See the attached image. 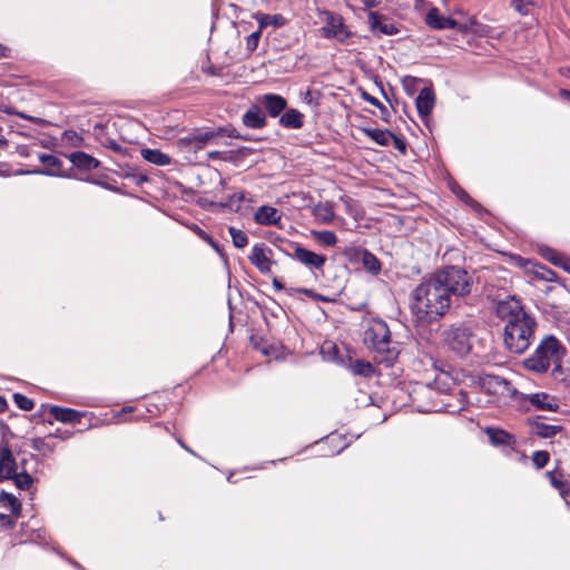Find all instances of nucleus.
Wrapping results in <instances>:
<instances>
[{
	"label": "nucleus",
	"mask_w": 570,
	"mask_h": 570,
	"mask_svg": "<svg viewBox=\"0 0 570 570\" xmlns=\"http://www.w3.org/2000/svg\"><path fill=\"white\" fill-rule=\"evenodd\" d=\"M246 200L245 193H235L228 197V199L222 204V206L229 208L233 212H240V203Z\"/></svg>",
	"instance_id": "nucleus-36"
},
{
	"label": "nucleus",
	"mask_w": 570,
	"mask_h": 570,
	"mask_svg": "<svg viewBox=\"0 0 570 570\" xmlns=\"http://www.w3.org/2000/svg\"><path fill=\"white\" fill-rule=\"evenodd\" d=\"M0 502L4 507H8L10 509L12 514H16V515L20 514L21 503L19 502V500L13 494H10V493H8V492L2 490L0 492Z\"/></svg>",
	"instance_id": "nucleus-29"
},
{
	"label": "nucleus",
	"mask_w": 570,
	"mask_h": 570,
	"mask_svg": "<svg viewBox=\"0 0 570 570\" xmlns=\"http://www.w3.org/2000/svg\"><path fill=\"white\" fill-rule=\"evenodd\" d=\"M561 268H563L566 272L570 273V258L564 257L563 263L560 264Z\"/></svg>",
	"instance_id": "nucleus-55"
},
{
	"label": "nucleus",
	"mask_w": 570,
	"mask_h": 570,
	"mask_svg": "<svg viewBox=\"0 0 570 570\" xmlns=\"http://www.w3.org/2000/svg\"><path fill=\"white\" fill-rule=\"evenodd\" d=\"M541 253L542 256L554 266L559 267L560 264L563 263L564 256H562L560 253L552 248L546 247L544 249L541 250Z\"/></svg>",
	"instance_id": "nucleus-37"
},
{
	"label": "nucleus",
	"mask_w": 570,
	"mask_h": 570,
	"mask_svg": "<svg viewBox=\"0 0 570 570\" xmlns=\"http://www.w3.org/2000/svg\"><path fill=\"white\" fill-rule=\"evenodd\" d=\"M485 432L490 442L495 446H511L515 443L514 435L504 430L488 428Z\"/></svg>",
	"instance_id": "nucleus-19"
},
{
	"label": "nucleus",
	"mask_w": 570,
	"mask_h": 570,
	"mask_svg": "<svg viewBox=\"0 0 570 570\" xmlns=\"http://www.w3.org/2000/svg\"><path fill=\"white\" fill-rule=\"evenodd\" d=\"M200 237L208 243V237H210L208 234L199 229Z\"/></svg>",
	"instance_id": "nucleus-63"
},
{
	"label": "nucleus",
	"mask_w": 570,
	"mask_h": 570,
	"mask_svg": "<svg viewBox=\"0 0 570 570\" xmlns=\"http://www.w3.org/2000/svg\"><path fill=\"white\" fill-rule=\"evenodd\" d=\"M50 413L56 420L61 421L63 423L78 422L80 417L79 412H77L76 410L61 407L57 405L51 406Z\"/></svg>",
	"instance_id": "nucleus-24"
},
{
	"label": "nucleus",
	"mask_w": 570,
	"mask_h": 570,
	"mask_svg": "<svg viewBox=\"0 0 570 570\" xmlns=\"http://www.w3.org/2000/svg\"><path fill=\"white\" fill-rule=\"evenodd\" d=\"M531 459L537 469H542L548 464L550 454L547 451H535Z\"/></svg>",
	"instance_id": "nucleus-39"
},
{
	"label": "nucleus",
	"mask_w": 570,
	"mask_h": 570,
	"mask_svg": "<svg viewBox=\"0 0 570 570\" xmlns=\"http://www.w3.org/2000/svg\"><path fill=\"white\" fill-rule=\"evenodd\" d=\"M282 215L279 210L272 206H261L254 214V220L259 225H276L279 223Z\"/></svg>",
	"instance_id": "nucleus-17"
},
{
	"label": "nucleus",
	"mask_w": 570,
	"mask_h": 570,
	"mask_svg": "<svg viewBox=\"0 0 570 570\" xmlns=\"http://www.w3.org/2000/svg\"><path fill=\"white\" fill-rule=\"evenodd\" d=\"M368 23L373 32H379L386 36L399 33V29L391 21V19L376 11H370Z\"/></svg>",
	"instance_id": "nucleus-12"
},
{
	"label": "nucleus",
	"mask_w": 570,
	"mask_h": 570,
	"mask_svg": "<svg viewBox=\"0 0 570 570\" xmlns=\"http://www.w3.org/2000/svg\"><path fill=\"white\" fill-rule=\"evenodd\" d=\"M351 370L353 374L364 377H371L375 372L374 366L370 362L364 360H356L355 362H353L351 364Z\"/></svg>",
	"instance_id": "nucleus-28"
},
{
	"label": "nucleus",
	"mask_w": 570,
	"mask_h": 570,
	"mask_svg": "<svg viewBox=\"0 0 570 570\" xmlns=\"http://www.w3.org/2000/svg\"><path fill=\"white\" fill-rule=\"evenodd\" d=\"M313 236L322 244L326 246H335L337 243V237L332 230H322V232H312Z\"/></svg>",
	"instance_id": "nucleus-35"
},
{
	"label": "nucleus",
	"mask_w": 570,
	"mask_h": 570,
	"mask_svg": "<svg viewBox=\"0 0 570 570\" xmlns=\"http://www.w3.org/2000/svg\"><path fill=\"white\" fill-rule=\"evenodd\" d=\"M562 384L564 385V387L568 390L569 394H570V375L569 376H566L561 380Z\"/></svg>",
	"instance_id": "nucleus-58"
},
{
	"label": "nucleus",
	"mask_w": 570,
	"mask_h": 570,
	"mask_svg": "<svg viewBox=\"0 0 570 570\" xmlns=\"http://www.w3.org/2000/svg\"><path fill=\"white\" fill-rule=\"evenodd\" d=\"M564 354L566 348L559 340L553 335H546L522 364L534 373H546L552 365H554L553 372H558L561 370L560 363Z\"/></svg>",
	"instance_id": "nucleus-3"
},
{
	"label": "nucleus",
	"mask_w": 570,
	"mask_h": 570,
	"mask_svg": "<svg viewBox=\"0 0 570 570\" xmlns=\"http://www.w3.org/2000/svg\"><path fill=\"white\" fill-rule=\"evenodd\" d=\"M141 155L144 159L147 161L158 165V166H166L169 165L171 159L167 154L161 153L158 149H142Z\"/></svg>",
	"instance_id": "nucleus-26"
},
{
	"label": "nucleus",
	"mask_w": 570,
	"mask_h": 570,
	"mask_svg": "<svg viewBox=\"0 0 570 570\" xmlns=\"http://www.w3.org/2000/svg\"><path fill=\"white\" fill-rule=\"evenodd\" d=\"M259 101L272 118L281 116L287 108V100L276 94H266L261 97Z\"/></svg>",
	"instance_id": "nucleus-13"
},
{
	"label": "nucleus",
	"mask_w": 570,
	"mask_h": 570,
	"mask_svg": "<svg viewBox=\"0 0 570 570\" xmlns=\"http://www.w3.org/2000/svg\"><path fill=\"white\" fill-rule=\"evenodd\" d=\"M7 409V401L3 396H0V412H3Z\"/></svg>",
	"instance_id": "nucleus-61"
},
{
	"label": "nucleus",
	"mask_w": 570,
	"mask_h": 570,
	"mask_svg": "<svg viewBox=\"0 0 570 570\" xmlns=\"http://www.w3.org/2000/svg\"><path fill=\"white\" fill-rule=\"evenodd\" d=\"M14 482V485L20 490H29L33 484V478L29 472H14V475L10 478Z\"/></svg>",
	"instance_id": "nucleus-30"
},
{
	"label": "nucleus",
	"mask_w": 570,
	"mask_h": 570,
	"mask_svg": "<svg viewBox=\"0 0 570 570\" xmlns=\"http://www.w3.org/2000/svg\"><path fill=\"white\" fill-rule=\"evenodd\" d=\"M233 244L237 248H244L248 244V236L243 232L233 226L228 228Z\"/></svg>",
	"instance_id": "nucleus-32"
},
{
	"label": "nucleus",
	"mask_w": 570,
	"mask_h": 570,
	"mask_svg": "<svg viewBox=\"0 0 570 570\" xmlns=\"http://www.w3.org/2000/svg\"><path fill=\"white\" fill-rule=\"evenodd\" d=\"M225 132L224 128H218L216 130L207 129V130H196L188 136L181 138L179 140L180 144L189 146L194 151L203 149L205 145L216 137L223 136Z\"/></svg>",
	"instance_id": "nucleus-10"
},
{
	"label": "nucleus",
	"mask_w": 570,
	"mask_h": 570,
	"mask_svg": "<svg viewBox=\"0 0 570 570\" xmlns=\"http://www.w3.org/2000/svg\"><path fill=\"white\" fill-rule=\"evenodd\" d=\"M559 94L562 98L570 100V90L561 89Z\"/></svg>",
	"instance_id": "nucleus-59"
},
{
	"label": "nucleus",
	"mask_w": 570,
	"mask_h": 570,
	"mask_svg": "<svg viewBox=\"0 0 570 570\" xmlns=\"http://www.w3.org/2000/svg\"><path fill=\"white\" fill-rule=\"evenodd\" d=\"M243 124L250 129H262L266 126V115L257 105L250 108L242 117Z\"/></svg>",
	"instance_id": "nucleus-15"
},
{
	"label": "nucleus",
	"mask_w": 570,
	"mask_h": 570,
	"mask_svg": "<svg viewBox=\"0 0 570 570\" xmlns=\"http://www.w3.org/2000/svg\"><path fill=\"white\" fill-rule=\"evenodd\" d=\"M362 250H367L366 248H362V247H357V246H352L350 248L346 249L345 254L346 256L350 258V261L352 259H360L361 261V253Z\"/></svg>",
	"instance_id": "nucleus-45"
},
{
	"label": "nucleus",
	"mask_w": 570,
	"mask_h": 570,
	"mask_svg": "<svg viewBox=\"0 0 570 570\" xmlns=\"http://www.w3.org/2000/svg\"><path fill=\"white\" fill-rule=\"evenodd\" d=\"M99 139L104 146L110 148L115 153L121 154L124 151L122 146L120 144H118L115 139H111L108 137H106V138L99 137Z\"/></svg>",
	"instance_id": "nucleus-43"
},
{
	"label": "nucleus",
	"mask_w": 570,
	"mask_h": 570,
	"mask_svg": "<svg viewBox=\"0 0 570 570\" xmlns=\"http://www.w3.org/2000/svg\"><path fill=\"white\" fill-rule=\"evenodd\" d=\"M442 22L445 24L443 29H452L455 27L456 22L451 18H445L442 20Z\"/></svg>",
	"instance_id": "nucleus-51"
},
{
	"label": "nucleus",
	"mask_w": 570,
	"mask_h": 570,
	"mask_svg": "<svg viewBox=\"0 0 570 570\" xmlns=\"http://www.w3.org/2000/svg\"><path fill=\"white\" fill-rule=\"evenodd\" d=\"M361 253V262L363 267L371 274L377 275L381 272L382 265L379 258L372 254L370 250H362Z\"/></svg>",
	"instance_id": "nucleus-25"
},
{
	"label": "nucleus",
	"mask_w": 570,
	"mask_h": 570,
	"mask_svg": "<svg viewBox=\"0 0 570 570\" xmlns=\"http://www.w3.org/2000/svg\"><path fill=\"white\" fill-rule=\"evenodd\" d=\"M55 436H57V434H49L47 438H33L31 440V446L35 451L40 452L42 455L50 454L55 452L57 448V443L52 441Z\"/></svg>",
	"instance_id": "nucleus-23"
},
{
	"label": "nucleus",
	"mask_w": 570,
	"mask_h": 570,
	"mask_svg": "<svg viewBox=\"0 0 570 570\" xmlns=\"http://www.w3.org/2000/svg\"><path fill=\"white\" fill-rule=\"evenodd\" d=\"M435 390L431 389L429 385H420L413 390L411 394L413 403H416L417 410L420 412H433L435 411L434 405L430 403H422L424 399H430L432 395H435Z\"/></svg>",
	"instance_id": "nucleus-16"
},
{
	"label": "nucleus",
	"mask_w": 570,
	"mask_h": 570,
	"mask_svg": "<svg viewBox=\"0 0 570 570\" xmlns=\"http://www.w3.org/2000/svg\"><path fill=\"white\" fill-rule=\"evenodd\" d=\"M279 125L288 129H301L304 125V115L297 109H287L279 117Z\"/></svg>",
	"instance_id": "nucleus-18"
},
{
	"label": "nucleus",
	"mask_w": 570,
	"mask_h": 570,
	"mask_svg": "<svg viewBox=\"0 0 570 570\" xmlns=\"http://www.w3.org/2000/svg\"><path fill=\"white\" fill-rule=\"evenodd\" d=\"M434 104H435L434 91L428 87L421 89L416 97V100H415L416 110H417L420 117H422V118L428 117L432 112V110L434 108Z\"/></svg>",
	"instance_id": "nucleus-14"
},
{
	"label": "nucleus",
	"mask_w": 570,
	"mask_h": 570,
	"mask_svg": "<svg viewBox=\"0 0 570 570\" xmlns=\"http://www.w3.org/2000/svg\"><path fill=\"white\" fill-rule=\"evenodd\" d=\"M528 400L538 410L556 411L558 409L554 397L543 392L530 394Z\"/></svg>",
	"instance_id": "nucleus-21"
},
{
	"label": "nucleus",
	"mask_w": 570,
	"mask_h": 570,
	"mask_svg": "<svg viewBox=\"0 0 570 570\" xmlns=\"http://www.w3.org/2000/svg\"><path fill=\"white\" fill-rule=\"evenodd\" d=\"M0 521L2 522V524L9 529H12L16 524L14 520L7 515V514H2L0 513Z\"/></svg>",
	"instance_id": "nucleus-49"
},
{
	"label": "nucleus",
	"mask_w": 570,
	"mask_h": 570,
	"mask_svg": "<svg viewBox=\"0 0 570 570\" xmlns=\"http://www.w3.org/2000/svg\"><path fill=\"white\" fill-rule=\"evenodd\" d=\"M39 160L45 165V168H39L35 170L28 171L29 174L35 175H45V176H63L62 173V160L51 154H40Z\"/></svg>",
	"instance_id": "nucleus-11"
},
{
	"label": "nucleus",
	"mask_w": 570,
	"mask_h": 570,
	"mask_svg": "<svg viewBox=\"0 0 570 570\" xmlns=\"http://www.w3.org/2000/svg\"><path fill=\"white\" fill-rule=\"evenodd\" d=\"M273 250L264 243H257L253 246L248 259L262 274H268L273 262L271 256Z\"/></svg>",
	"instance_id": "nucleus-9"
},
{
	"label": "nucleus",
	"mask_w": 570,
	"mask_h": 570,
	"mask_svg": "<svg viewBox=\"0 0 570 570\" xmlns=\"http://www.w3.org/2000/svg\"><path fill=\"white\" fill-rule=\"evenodd\" d=\"M362 98L365 101L370 102L371 105L377 107L380 110H386V107L379 99H376L375 97L371 96L370 94L364 91L362 94Z\"/></svg>",
	"instance_id": "nucleus-46"
},
{
	"label": "nucleus",
	"mask_w": 570,
	"mask_h": 570,
	"mask_svg": "<svg viewBox=\"0 0 570 570\" xmlns=\"http://www.w3.org/2000/svg\"><path fill=\"white\" fill-rule=\"evenodd\" d=\"M497 316L504 323V347L512 354H523L535 338L538 328L535 317L513 297L497 304Z\"/></svg>",
	"instance_id": "nucleus-2"
},
{
	"label": "nucleus",
	"mask_w": 570,
	"mask_h": 570,
	"mask_svg": "<svg viewBox=\"0 0 570 570\" xmlns=\"http://www.w3.org/2000/svg\"><path fill=\"white\" fill-rule=\"evenodd\" d=\"M284 18L281 14H262L259 18V27L265 28L266 26L273 24V26H279V20H283Z\"/></svg>",
	"instance_id": "nucleus-41"
},
{
	"label": "nucleus",
	"mask_w": 570,
	"mask_h": 570,
	"mask_svg": "<svg viewBox=\"0 0 570 570\" xmlns=\"http://www.w3.org/2000/svg\"><path fill=\"white\" fill-rule=\"evenodd\" d=\"M363 3L366 8H373L380 3V0H363Z\"/></svg>",
	"instance_id": "nucleus-56"
},
{
	"label": "nucleus",
	"mask_w": 570,
	"mask_h": 570,
	"mask_svg": "<svg viewBox=\"0 0 570 570\" xmlns=\"http://www.w3.org/2000/svg\"><path fill=\"white\" fill-rule=\"evenodd\" d=\"M208 244L217 252H219V245L212 238L208 237Z\"/></svg>",
	"instance_id": "nucleus-60"
},
{
	"label": "nucleus",
	"mask_w": 570,
	"mask_h": 570,
	"mask_svg": "<svg viewBox=\"0 0 570 570\" xmlns=\"http://www.w3.org/2000/svg\"><path fill=\"white\" fill-rule=\"evenodd\" d=\"M224 129H225V132L223 136L237 138V139H242V140H248V138L246 136H243L242 134H239L236 128H224Z\"/></svg>",
	"instance_id": "nucleus-47"
},
{
	"label": "nucleus",
	"mask_w": 570,
	"mask_h": 570,
	"mask_svg": "<svg viewBox=\"0 0 570 570\" xmlns=\"http://www.w3.org/2000/svg\"><path fill=\"white\" fill-rule=\"evenodd\" d=\"M365 341L371 342L379 353H385V356L380 362L392 365L397 358L399 350L395 346H391V332L385 322H374L365 332Z\"/></svg>",
	"instance_id": "nucleus-5"
},
{
	"label": "nucleus",
	"mask_w": 570,
	"mask_h": 570,
	"mask_svg": "<svg viewBox=\"0 0 570 570\" xmlns=\"http://www.w3.org/2000/svg\"><path fill=\"white\" fill-rule=\"evenodd\" d=\"M530 424L532 426L533 433L542 439L553 438L562 430L560 425L547 424L539 419L532 421Z\"/></svg>",
	"instance_id": "nucleus-22"
},
{
	"label": "nucleus",
	"mask_w": 570,
	"mask_h": 570,
	"mask_svg": "<svg viewBox=\"0 0 570 570\" xmlns=\"http://www.w3.org/2000/svg\"><path fill=\"white\" fill-rule=\"evenodd\" d=\"M541 269L543 271L542 274H539L537 273L542 279H546V281H552L553 279V276H556V273L551 269H547L544 267H541Z\"/></svg>",
	"instance_id": "nucleus-50"
},
{
	"label": "nucleus",
	"mask_w": 570,
	"mask_h": 570,
	"mask_svg": "<svg viewBox=\"0 0 570 570\" xmlns=\"http://www.w3.org/2000/svg\"><path fill=\"white\" fill-rule=\"evenodd\" d=\"M325 16V26L321 29L323 37L345 42L352 36V32L345 26L342 16L330 11H326Z\"/></svg>",
	"instance_id": "nucleus-6"
},
{
	"label": "nucleus",
	"mask_w": 570,
	"mask_h": 570,
	"mask_svg": "<svg viewBox=\"0 0 570 570\" xmlns=\"http://www.w3.org/2000/svg\"><path fill=\"white\" fill-rule=\"evenodd\" d=\"M219 156H220V153H219V151H212V153H209V157H210L212 159L219 158Z\"/></svg>",
	"instance_id": "nucleus-62"
},
{
	"label": "nucleus",
	"mask_w": 570,
	"mask_h": 570,
	"mask_svg": "<svg viewBox=\"0 0 570 570\" xmlns=\"http://www.w3.org/2000/svg\"><path fill=\"white\" fill-rule=\"evenodd\" d=\"M443 19L444 17L440 14L439 10L436 8H432L428 12L425 21L431 28L441 30L445 26L442 22Z\"/></svg>",
	"instance_id": "nucleus-34"
},
{
	"label": "nucleus",
	"mask_w": 570,
	"mask_h": 570,
	"mask_svg": "<svg viewBox=\"0 0 570 570\" xmlns=\"http://www.w3.org/2000/svg\"><path fill=\"white\" fill-rule=\"evenodd\" d=\"M261 35H262V31L261 29L255 31V32H252L247 38H246V49L249 51V52H253L257 49L258 47V42H259V39H261Z\"/></svg>",
	"instance_id": "nucleus-42"
},
{
	"label": "nucleus",
	"mask_w": 570,
	"mask_h": 570,
	"mask_svg": "<svg viewBox=\"0 0 570 570\" xmlns=\"http://www.w3.org/2000/svg\"><path fill=\"white\" fill-rule=\"evenodd\" d=\"M10 53V49L0 43V58H8Z\"/></svg>",
	"instance_id": "nucleus-53"
},
{
	"label": "nucleus",
	"mask_w": 570,
	"mask_h": 570,
	"mask_svg": "<svg viewBox=\"0 0 570 570\" xmlns=\"http://www.w3.org/2000/svg\"><path fill=\"white\" fill-rule=\"evenodd\" d=\"M18 471V462L13 456L12 448L3 433L0 440V481L9 480Z\"/></svg>",
	"instance_id": "nucleus-7"
},
{
	"label": "nucleus",
	"mask_w": 570,
	"mask_h": 570,
	"mask_svg": "<svg viewBox=\"0 0 570 570\" xmlns=\"http://www.w3.org/2000/svg\"><path fill=\"white\" fill-rule=\"evenodd\" d=\"M391 139H393V141H394V147H395L397 150H400V151H402V153H404V151L406 150V144H405L404 139H402V138L397 137V136H396V135H394V134H393V136H391Z\"/></svg>",
	"instance_id": "nucleus-48"
},
{
	"label": "nucleus",
	"mask_w": 570,
	"mask_h": 570,
	"mask_svg": "<svg viewBox=\"0 0 570 570\" xmlns=\"http://www.w3.org/2000/svg\"><path fill=\"white\" fill-rule=\"evenodd\" d=\"M13 401L17 406L23 411H31L35 407V402L23 394L14 393Z\"/></svg>",
	"instance_id": "nucleus-38"
},
{
	"label": "nucleus",
	"mask_w": 570,
	"mask_h": 570,
	"mask_svg": "<svg viewBox=\"0 0 570 570\" xmlns=\"http://www.w3.org/2000/svg\"><path fill=\"white\" fill-rule=\"evenodd\" d=\"M314 215L321 218L324 223H331L334 218V212L328 204H318L314 208Z\"/></svg>",
	"instance_id": "nucleus-31"
},
{
	"label": "nucleus",
	"mask_w": 570,
	"mask_h": 570,
	"mask_svg": "<svg viewBox=\"0 0 570 570\" xmlns=\"http://www.w3.org/2000/svg\"><path fill=\"white\" fill-rule=\"evenodd\" d=\"M475 324L455 322L445 326L441 333L443 344L456 356L464 357L472 351Z\"/></svg>",
	"instance_id": "nucleus-4"
},
{
	"label": "nucleus",
	"mask_w": 570,
	"mask_h": 570,
	"mask_svg": "<svg viewBox=\"0 0 570 570\" xmlns=\"http://www.w3.org/2000/svg\"><path fill=\"white\" fill-rule=\"evenodd\" d=\"M286 291L289 294H292L294 292L303 293V294H305L306 296L311 297L314 301H322V302H328L330 301L327 297L323 296L322 294H318L317 292H315L312 288H293L292 287V288H287Z\"/></svg>",
	"instance_id": "nucleus-40"
},
{
	"label": "nucleus",
	"mask_w": 570,
	"mask_h": 570,
	"mask_svg": "<svg viewBox=\"0 0 570 570\" xmlns=\"http://www.w3.org/2000/svg\"><path fill=\"white\" fill-rule=\"evenodd\" d=\"M512 7L520 13H527V7L531 3V0H512Z\"/></svg>",
	"instance_id": "nucleus-44"
},
{
	"label": "nucleus",
	"mask_w": 570,
	"mask_h": 570,
	"mask_svg": "<svg viewBox=\"0 0 570 570\" xmlns=\"http://www.w3.org/2000/svg\"><path fill=\"white\" fill-rule=\"evenodd\" d=\"M483 385L488 386L489 389H493V393H498L501 389H507L509 383L507 380L495 376V375H489L483 380Z\"/></svg>",
	"instance_id": "nucleus-33"
},
{
	"label": "nucleus",
	"mask_w": 570,
	"mask_h": 570,
	"mask_svg": "<svg viewBox=\"0 0 570 570\" xmlns=\"http://www.w3.org/2000/svg\"><path fill=\"white\" fill-rule=\"evenodd\" d=\"M273 286H274V288H275L276 291H282V289H284V285H283V283H282L278 278H276V277L273 279Z\"/></svg>",
	"instance_id": "nucleus-57"
},
{
	"label": "nucleus",
	"mask_w": 570,
	"mask_h": 570,
	"mask_svg": "<svg viewBox=\"0 0 570 570\" xmlns=\"http://www.w3.org/2000/svg\"><path fill=\"white\" fill-rule=\"evenodd\" d=\"M470 273L460 266H445L424 278L412 292L411 309L422 322L432 323L444 317L450 308L473 306L478 295Z\"/></svg>",
	"instance_id": "nucleus-1"
},
{
	"label": "nucleus",
	"mask_w": 570,
	"mask_h": 570,
	"mask_svg": "<svg viewBox=\"0 0 570 570\" xmlns=\"http://www.w3.org/2000/svg\"><path fill=\"white\" fill-rule=\"evenodd\" d=\"M458 195L465 203L472 202V198L463 189H460V193H458Z\"/></svg>",
	"instance_id": "nucleus-54"
},
{
	"label": "nucleus",
	"mask_w": 570,
	"mask_h": 570,
	"mask_svg": "<svg viewBox=\"0 0 570 570\" xmlns=\"http://www.w3.org/2000/svg\"><path fill=\"white\" fill-rule=\"evenodd\" d=\"M364 132L368 138L381 146H387L390 144L391 136H393V132L390 130L374 128H366L364 129Z\"/></svg>",
	"instance_id": "nucleus-27"
},
{
	"label": "nucleus",
	"mask_w": 570,
	"mask_h": 570,
	"mask_svg": "<svg viewBox=\"0 0 570 570\" xmlns=\"http://www.w3.org/2000/svg\"><path fill=\"white\" fill-rule=\"evenodd\" d=\"M69 160L75 167L85 170L96 169L100 165L99 160L83 151H75L70 154Z\"/></svg>",
	"instance_id": "nucleus-20"
},
{
	"label": "nucleus",
	"mask_w": 570,
	"mask_h": 570,
	"mask_svg": "<svg viewBox=\"0 0 570 570\" xmlns=\"http://www.w3.org/2000/svg\"><path fill=\"white\" fill-rule=\"evenodd\" d=\"M293 254L289 256L309 269L322 271L327 258L325 255L316 254L297 243H291Z\"/></svg>",
	"instance_id": "nucleus-8"
},
{
	"label": "nucleus",
	"mask_w": 570,
	"mask_h": 570,
	"mask_svg": "<svg viewBox=\"0 0 570 570\" xmlns=\"http://www.w3.org/2000/svg\"><path fill=\"white\" fill-rule=\"evenodd\" d=\"M102 131H104V127L102 126H96L95 127V132H96L97 136H99Z\"/></svg>",
	"instance_id": "nucleus-64"
},
{
	"label": "nucleus",
	"mask_w": 570,
	"mask_h": 570,
	"mask_svg": "<svg viewBox=\"0 0 570 570\" xmlns=\"http://www.w3.org/2000/svg\"><path fill=\"white\" fill-rule=\"evenodd\" d=\"M27 464H28V459L22 458L20 460V462H18V470H20L19 472H28Z\"/></svg>",
	"instance_id": "nucleus-52"
}]
</instances>
